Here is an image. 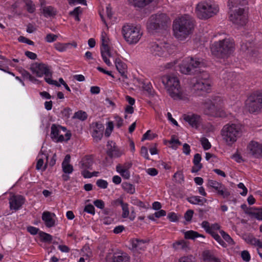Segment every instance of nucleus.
<instances>
[{"mask_svg":"<svg viewBox=\"0 0 262 262\" xmlns=\"http://www.w3.org/2000/svg\"><path fill=\"white\" fill-rule=\"evenodd\" d=\"M194 20L189 15L185 14L176 18L173 23L174 36L179 40H184L192 33Z\"/></svg>","mask_w":262,"mask_h":262,"instance_id":"obj_1","label":"nucleus"},{"mask_svg":"<svg viewBox=\"0 0 262 262\" xmlns=\"http://www.w3.org/2000/svg\"><path fill=\"white\" fill-rule=\"evenodd\" d=\"M234 42L230 38L214 42L211 47L213 55L219 58H228L234 50Z\"/></svg>","mask_w":262,"mask_h":262,"instance_id":"obj_2","label":"nucleus"},{"mask_svg":"<svg viewBox=\"0 0 262 262\" xmlns=\"http://www.w3.org/2000/svg\"><path fill=\"white\" fill-rule=\"evenodd\" d=\"M161 80L171 97L175 100L182 99L183 93L177 77L164 75L161 77Z\"/></svg>","mask_w":262,"mask_h":262,"instance_id":"obj_3","label":"nucleus"},{"mask_svg":"<svg viewBox=\"0 0 262 262\" xmlns=\"http://www.w3.org/2000/svg\"><path fill=\"white\" fill-rule=\"evenodd\" d=\"M170 24L169 17L164 13L151 15L147 22V29L149 32L165 30Z\"/></svg>","mask_w":262,"mask_h":262,"instance_id":"obj_4","label":"nucleus"},{"mask_svg":"<svg viewBox=\"0 0 262 262\" xmlns=\"http://www.w3.org/2000/svg\"><path fill=\"white\" fill-rule=\"evenodd\" d=\"M242 133L241 126L234 123H228L224 125L221 130L223 140L228 145H231L235 142Z\"/></svg>","mask_w":262,"mask_h":262,"instance_id":"obj_5","label":"nucleus"},{"mask_svg":"<svg viewBox=\"0 0 262 262\" xmlns=\"http://www.w3.org/2000/svg\"><path fill=\"white\" fill-rule=\"evenodd\" d=\"M122 32L124 39L130 45L137 43L142 35L139 27L131 25H124Z\"/></svg>","mask_w":262,"mask_h":262,"instance_id":"obj_6","label":"nucleus"},{"mask_svg":"<svg viewBox=\"0 0 262 262\" xmlns=\"http://www.w3.org/2000/svg\"><path fill=\"white\" fill-rule=\"evenodd\" d=\"M219 9L215 6L207 2L199 3L196 7V13L200 19H207L216 14Z\"/></svg>","mask_w":262,"mask_h":262,"instance_id":"obj_7","label":"nucleus"},{"mask_svg":"<svg viewBox=\"0 0 262 262\" xmlns=\"http://www.w3.org/2000/svg\"><path fill=\"white\" fill-rule=\"evenodd\" d=\"M51 138L56 142L68 141L71 137L70 131L66 127L53 124L51 126Z\"/></svg>","mask_w":262,"mask_h":262,"instance_id":"obj_8","label":"nucleus"},{"mask_svg":"<svg viewBox=\"0 0 262 262\" xmlns=\"http://www.w3.org/2000/svg\"><path fill=\"white\" fill-rule=\"evenodd\" d=\"M229 15L230 21L238 26H244L248 22L247 9H235L229 11Z\"/></svg>","mask_w":262,"mask_h":262,"instance_id":"obj_9","label":"nucleus"},{"mask_svg":"<svg viewBox=\"0 0 262 262\" xmlns=\"http://www.w3.org/2000/svg\"><path fill=\"white\" fill-rule=\"evenodd\" d=\"M246 105L250 113L258 112L262 110V92L251 95L246 100Z\"/></svg>","mask_w":262,"mask_h":262,"instance_id":"obj_10","label":"nucleus"},{"mask_svg":"<svg viewBox=\"0 0 262 262\" xmlns=\"http://www.w3.org/2000/svg\"><path fill=\"white\" fill-rule=\"evenodd\" d=\"M189 84L191 90L198 95H203L206 92L208 93L211 89L210 83L205 81L203 82L201 79L196 77L191 78Z\"/></svg>","mask_w":262,"mask_h":262,"instance_id":"obj_11","label":"nucleus"},{"mask_svg":"<svg viewBox=\"0 0 262 262\" xmlns=\"http://www.w3.org/2000/svg\"><path fill=\"white\" fill-rule=\"evenodd\" d=\"M201 63L202 62L199 58L187 57L179 65L180 71L184 74H191L193 73L192 70L199 68Z\"/></svg>","mask_w":262,"mask_h":262,"instance_id":"obj_12","label":"nucleus"},{"mask_svg":"<svg viewBox=\"0 0 262 262\" xmlns=\"http://www.w3.org/2000/svg\"><path fill=\"white\" fill-rule=\"evenodd\" d=\"M204 113L206 115L214 117L221 116L220 107L211 100L206 101L204 104Z\"/></svg>","mask_w":262,"mask_h":262,"instance_id":"obj_13","label":"nucleus"},{"mask_svg":"<svg viewBox=\"0 0 262 262\" xmlns=\"http://www.w3.org/2000/svg\"><path fill=\"white\" fill-rule=\"evenodd\" d=\"M31 70L38 77H41L43 75H45V77H52V72L49 67L44 63H36L35 68H31Z\"/></svg>","mask_w":262,"mask_h":262,"instance_id":"obj_14","label":"nucleus"},{"mask_svg":"<svg viewBox=\"0 0 262 262\" xmlns=\"http://www.w3.org/2000/svg\"><path fill=\"white\" fill-rule=\"evenodd\" d=\"M24 203L25 199L20 195H13L9 199L10 208L15 210H18Z\"/></svg>","mask_w":262,"mask_h":262,"instance_id":"obj_15","label":"nucleus"},{"mask_svg":"<svg viewBox=\"0 0 262 262\" xmlns=\"http://www.w3.org/2000/svg\"><path fill=\"white\" fill-rule=\"evenodd\" d=\"M249 154L255 158L262 156V144L252 141L248 146Z\"/></svg>","mask_w":262,"mask_h":262,"instance_id":"obj_16","label":"nucleus"},{"mask_svg":"<svg viewBox=\"0 0 262 262\" xmlns=\"http://www.w3.org/2000/svg\"><path fill=\"white\" fill-rule=\"evenodd\" d=\"M149 240H143L139 238L133 239L132 241L133 249L141 252L146 250L148 244Z\"/></svg>","mask_w":262,"mask_h":262,"instance_id":"obj_17","label":"nucleus"},{"mask_svg":"<svg viewBox=\"0 0 262 262\" xmlns=\"http://www.w3.org/2000/svg\"><path fill=\"white\" fill-rule=\"evenodd\" d=\"M247 0H229L228 6L229 11H231L238 8L247 9Z\"/></svg>","mask_w":262,"mask_h":262,"instance_id":"obj_18","label":"nucleus"},{"mask_svg":"<svg viewBox=\"0 0 262 262\" xmlns=\"http://www.w3.org/2000/svg\"><path fill=\"white\" fill-rule=\"evenodd\" d=\"M130 258L125 253H115L109 258L108 262H129Z\"/></svg>","mask_w":262,"mask_h":262,"instance_id":"obj_19","label":"nucleus"},{"mask_svg":"<svg viewBox=\"0 0 262 262\" xmlns=\"http://www.w3.org/2000/svg\"><path fill=\"white\" fill-rule=\"evenodd\" d=\"M52 216H55L54 213H51L49 211H45L42 214V220L44 221L46 227L51 228L55 225V221L53 219Z\"/></svg>","mask_w":262,"mask_h":262,"instance_id":"obj_20","label":"nucleus"},{"mask_svg":"<svg viewBox=\"0 0 262 262\" xmlns=\"http://www.w3.org/2000/svg\"><path fill=\"white\" fill-rule=\"evenodd\" d=\"M95 127L92 136L97 141H100L103 137L104 126L101 123L96 122Z\"/></svg>","mask_w":262,"mask_h":262,"instance_id":"obj_21","label":"nucleus"},{"mask_svg":"<svg viewBox=\"0 0 262 262\" xmlns=\"http://www.w3.org/2000/svg\"><path fill=\"white\" fill-rule=\"evenodd\" d=\"M184 119L192 127L197 128L200 123V117L199 115L192 114L184 116Z\"/></svg>","mask_w":262,"mask_h":262,"instance_id":"obj_22","label":"nucleus"},{"mask_svg":"<svg viewBox=\"0 0 262 262\" xmlns=\"http://www.w3.org/2000/svg\"><path fill=\"white\" fill-rule=\"evenodd\" d=\"M116 67L122 77L127 78L126 73L127 72V66L120 58H117L115 60Z\"/></svg>","mask_w":262,"mask_h":262,"instance_id":"obj_23","label":"nucleus"},{"mask_svg":"<svg viewBox=\"0 0 262 262\" xmlns=\"http://www.w3.org/2000/svg\"><path fill=\"white\" fill-rule=\"evenodd\" d=\"M154 0H128L129 3L134 7L143 8L151 3Z\"/></svg>","mask_w":262,"mask_h":262,"instance_id":"obj_24","label":"nucleus"},{"mask_svg":"<svg viewBox=\"0 0 262 262\" xmlns=\"http://www.w3.org/2000/svg\"><path fill=\"white\" fill-rule=\"evenodd\" d=\"M93 164V161L91 158H84L81 161L80 168L83 170L88 169H92Z\"/></svg>","mask_w":262,"mask_h":262,"instance_id":"obj_25","label":"nucleus"},{"mask_svg":"<svg viewBox=\"0 0 262 262\" xmlns=\"http://www.w3.org/2000/svg\"><path fill=\"white\" fill-rule=\"evenodd\" d=\"M184 237L186 239H194L195 238L198 237H205L203 234H199L198 232L193 230H189L185 232L184 233Z\"/></svg>","mask_w":262,"mask_h":262,"instance_id":"obj_26","label":"nucleus"},{"mask_svg":"<svg viewBox=\"0 0 262 262\" xmlns=\"http://www.w3.org/2000/svg\"><path fill=\"white\" fill-rule=\"evenodd\" d=\"M101 41H102V47L101 48V52H106L107 56L110 57L111 56L110 47L107 45V39L105 38V36L103 35H101Z\"/></svg>","mask_w":262,"mask_h":262,"instance_id":"obj_27","label":"nucleus"},{"mask_svg":"<svg viewBox=\"0 0 262 262\" xmlns=\"http://www.w3.org/2000/svg\"><path fill=\"white\" fill-rule=\"evenodd\" d=\"M187 200L191 204H200L203 205L204 203L207 202V200L205 198L200 199L199 196H192L187 198Z\"/></svg>","mask_w":262,"mask_h":262,"instance_id":"obj_28","label":"nucleus"},{"mask_svg":"<svg viewBox=\"0 0 262 262\" xmlns=\"http://www.w3.org/2000/svg\"><path fill=\"white\" fill-rule=\"evenodd\" d=\"M172 247L175 250H186L188 247L186 242L183 239L173 243Z\"/></svg>","mask_w":262,"mask_h":262,"instance_id":"obj_29","label":"nucleus"},{"mask_svg":"<svg viewBox=\"0 0 262 262\" xmlns=\"http://www.w3.org/2000/svg\"><path fill=\"white\" fill-rule=\"evenodd\" d=\"M42 11L45 16H51L56 14V11L52 6L44 7L42 8Z\"/></svg>","mask_w":262,"mask_h":262,"instance_id":"obj_30","label":"nucleus"},{"mask_svg":"<svg viewBox=\"0 0 262 262\" xmlns=\"http://www.w3.org/2000/svg\"><path fill=\"white\" fill-rule=\"evenodd\" d=\"M122 188L128 193L134 194L135 192V187L133 184L124 182L122 184Z\"/></svg>","mask_w":262,"mask_h":262,"instance_id":"obj_31","label":"nucleus"},{"mask_svg":"<svg viewBox=\"0 0 262 262\" xmlns=\"http://www.w3.org/2000/svg\"><path fill=\"white\" fill-rule=\"evenodd\" d=\"M208 186L213 188L217 192L224 185L216 181L209 180L208 182Z\"/></svg>","mask_w":262,"mask_h":262,"instance_id":"obj_32","label":"nucleus"},{"mask_svg":"<svg viewBox=\"0 0 262 262\" xmlns=\"http://www.w3.org/2000/svg\"><path fill=\"white\" fill-rule=\"evenodd\" d=\"M251 43L249 42H243L241 45V50L245 52H247V54H249L250 55L253 56L254 53H253V50L252 49L251 46L250 45Z\"/></svg>","mask_w":262,"mask_h":262,"instance_id":"obj_33","label":"nucleus"},{"mask_svg":"<svg viewBox=\"0 0 262 262\" xmlns=\"http://www.w3.org/2000/svg\"><path fill=\"white\" fill-rule=\"evenodd\" d=\"M151 51L153 53H155V55H158L159 56L163 55V49L161 46H160L156 43H154L151 46Z\"/></svg>","mask_w":262,"mask_h":262,"instance_id":"obj_34","label":"nucleus"},{"mask_svg":"<svg viewBox=\"0 0 262 262\" xmlns=\"http://www.w3.org/2000/svg\"><path fill=\"white\" fill-rule=\"evenodd\" d=\"M216 193L218 195L221 196L223 198H227L229 195H230V192L224 185Z\"/></svg>","mask_w":262,"mask_h":262,"instance_id":"obj_35","label":"nucleus"},{"mask_svg":"<svg viewBox=\"0 0 262 262\" xmlns=\"http://www.w3.org/2000/svg\"><path fill=\"white\" fill-rule=\"evenodd\" d=\"M82 13V11L80 7L75 8L72 11L69 13V15L74 17L75 20L79 21L80 19L79 17V15Z\"/></svg>","mask_w":262,"mask_h":262,"instance_id":"obj_36","label":"nucleus"},{"mask_svg":"<svg viewBox=\"0 0 262 262\" xmlns=\"http://www.w3.org/2000/svg\"><path fill=\"white\" fill-rule=\"evenodd\" d=\"M246 213L254 216L258 220H262V208L256 209L255 211H246Z\"/></svg>","mask_w":262,"mask_h":262,"instance_id":"obj_37","label":"nucleus"},{"mask_svg":"<svg viewBox=\"0 0 262 262\" xmlns=\"http://www.w3.org/2000/svg\"><path fill=\"white\" fill-rule=\"evenodd\" d=\"M210 234L214 238V239L223 247H226L227 244L222 239L221 236L214 231L211 232Z\"/></svg>","mask_w":262,"mask_h":262,"instance_id":"obj_38","label":"nucleus"},{"mask_svg":"<svg viewBox=\"0 0 262 262\" xmlns=\"http://www.w3.org/2000/svg\"><path fill=\"white\" fill-rule=\"evenodd\" d=\"M24 2L25 3L28 12L32 13L35 11V6L31 0H24Z\"/></svg>","mask_w":262,"mask_h":262,"instance_id":"obj_39","label":"nucleus"},{"mask_svg":"<svg viewBox=\"0 0 262 262\" xmlns=\"http://www.w3.org/2000/svg\"><path fill=\"white\" fill-rule=\"evenodd\" d=\"M116 171L124 179L128 180L130 178V172L129 170H123L120 167H116Z\"/></svg>","mask_w":262,"mask_h":262,"instance_id":"obj_40","label":"nucleus"},{"mask_svg":"<svg viewBox=\"0 0 262 262\" xmlns=\"http://www.w3.org/2000/svg\"><path fill=\"white\" fill-rule=\"evenodd\" d=\"M88 115L86 112L82 111H79L74 114L73 118H77L79 120L84 121L86 119Z\"/></svg>","mask_w":262,"mask_h":262,"instance_id":"obj_41","label":"nucleus"},{"mask_svg":"<svg viewBox=\"0 0 262 262\" xmlns=\"http://www.w3.org/2000/svg\"><path fill=\"white\" fill-rule=\"evenodd\" d=\"M70 46V43H62L58 42L55 44V48L60 52H63L65 51Z\"/></svg>","mask_w":262,"mask_h":262,"instance_id":"obj_42","label":"nucleus"},{"mask_svg":"<svg viewBox=\"0 0 262 262\" xmlns=\"http://www.w3.org/2000/svg\"><path fill=\"white\" fill-rule=\"evenodd\" d=\"M41 240L45 242H51L52 240V236L50 234L41 231L39 233Z\"/></svg>","mask_w":262,"mask_h":262,"instance_id":"obj_43","label":"nucleus"},{"mask_svg":"<svg viewBox=\"0 0 262 262\" xmlns=\"http://www.w3.org/2000/svg\"><path fill=\"white\" fill-rule=\"evenodd\" d=\"M173 178L176 179L177 182L180 184L184 181V177L182 171H178L176 172L173 174Z\"/></svg>","mask_w":262,"mask_h":262,"instance_id":"obj_44","label":"nucleus"},{"mask_svg":"<svg viewBox=\"0 0 262 262\" xmlns=\"http://www.w3.org/2000/svg\"><path fill=\"white\" fill-rule=\"evenodd\" d=\"M114 128V124L113 122L110 121L107 124V127L105 131L104 135L106 137H108L112 133Z\"/></svg>","mask_w":262,"mask_h":262,"instance_id":"obj_45","label":"nucleus"},{"mask_svg":"<svg viewBox=\"0 0 262 262\" xmlns=\"http://www.w3.org/2000/svg\"><path fill=\"white\" fill-rule=\"evenodd\" d=\"M220 233L221 234L223 238L229 244H232L234 243V242L232 238L230 237V236L228 234L226 233L224 231L220 230Z\"/></svg>","mask_w":262,"mask_h":262,"instance_id":"obj_46","label":"nucleus"},{"mask_svg":"<svg viewBox=\"0 0 262 262\" xmlns=\"http://www.w3.org/2000/svg\"><path fill=\"white\" fill-rule=\"evenodd\" d=\"M121 207L123 211L122 217L123 218L127 217L129 213L128 204L125 203L124 204H122Z\"/></svg>","mask_w":262,"mask_h":262,"instance_id":"obj_47","label":"nucleus"},{"mask_svg":"<svg viewBox=\"0 0 262 262\" xmlns=\"http://www.w3.org/2000/svg\"><path fill=\"white\" fill-rule=\"evenodd\" d=\"M151 130H147L143 136L142 138V141H144L145 140H152L155 137H157V135L156 134H153L152 135L150 134Z\"/></svg>","mask_w":262,"mask_h":262,"instance_id":"obj_48","label":"nucleus"},{"mask_svg":"<svg viewBox=\"0 0 262 262\" xmlns=\"http://www.w3.org/2000/svg\"><path fill=\"white\" fill-rule=\"evenodd\" d=\"M197 78H199V79H201V81L204 82V81L207 82L209 83H210V81L209 80V75L206 72H203L201 73L199 76L195 77Z\"/></svg>","mask_w":262,"mask_h":262,"instance_id":"obj_49","label":"nucleus"},{"mask_svg":"<svg viewBox=\"0 0 262 262\" xmlns=\"http://www.w3.org/2000/svg\"><path fill=\"white\" fill-rule=\"evenodd\" d=\"M201 142L204 150H208L211 148V144L207 138H202Z\"/></svg>","mask_w":262,"mask_h":262,"instance_id":"obj_50","label":"nucleus"},{"mask_svg":"<svg viewBox=\"0 0 262 262\" xmlns=\"http://www.w3.org/2000/svg\"><path fill=\"white\" fill-rule=\"evenodd\" d=\"M63 171L66 173H71L73 171V166L70 164H62Z\"/></svg>","mask_w":262,"mask_h":262,"instance_id":"obj_51","label":"nucleus"},{"mask_svg":"<svg viewBox=\"0 0 262 262\" xmlns=\"http://www.w3.org/2000/svg\"><path fill=\"white\" fill-rule=\"evenodd\" d=\"M96 184L100 188L105 189L107 188L108 183L106 181L102 179H99L96 182Z\"/></svg>","mask_w":262,"mask_h":262,"instance_id":"obj_52","label":"nucleus"},{"mask_svg":"<svg viewBox=\"0 0 262 262\" xmlns=\"http://www.w3.org/2000/svg\"><path fill=\"white\" fill-rule=\"evenodd\" d=\"M132 163L130 162H125L123 164H118L116 167H120L123 170H129L132 166Z\"/></svg>","mask_w":262,"mask_h":262,"instance_id":"obj_53","label":"nucleus"},{"mask_svg":"<svg viewBox=\"0 0 262 262\" xmlns=\"http://www.w3.org/2000/svg\"><path fill=\"white\" fill-rule=\"evenodd\" d=\"M57 38V35L50 33L47 35L45 39L48 42H52L56 41Z\"/></svg>","mask_w":262,"mask_h":262,"instance_id":"obj_54","label":"nucleus"},{"mask_svg":"<svg viewBox=\"0 0 262 262\" xmlns=\"http://www.w3.org/2000/svg\"><path fill=\"white\" fill-rule=\"evenodd\" d=\"M84 211L86 212L91 214L94 215L95 212V208L93 205L92 204H88L86 205L84 209Z\"/></svg>","mask_w":262,"mask_h":262,"instance_id":"obj_55","label":"nucleus"},{"mask_svg":"<svg viewBox=\"0 0 262 262\" xmlns=\"http://www.w3.org/2000/svg\"><path fill=\"white\" fill-rule=\"evenodd\" d=\"M202 228H203L206 232L209 234H210L213 231H210V224L208 221H204L201 224Z\"/></svg>","mask_w":262,"mask_h":262,"instance_id":"obj_56","label":"nucleus"},{"mask_svg":"<svg viewBox=\"0 0 262 262\" xmlns=\"http://www.w3.org/2000/svg\"><path fill=\"white\" fill-rule=\"evenodd\" d=\"M18 40L19 42L26 43L29 45L33 46L34 45V43L33 41L23 36H19L18 38Z\"/></svg>","mask_w":262,"mask_h":262,"instance_id":"obj_57","label":"nucleus"},{"mask_svg":"<svg viewBox=\"0 0 262 262\" xmlns=\"http://www.w3.org/2000/svg\"><path fill=\"white\" fill-rule=\"evenodd\" d=\"M167 218L171 222H177L179 220V217L177 216V214L175 213L174 212H169L168 213Z\"/></svg>","mask_w":262,"mask_h":262,"instance_id":"obj_58","label":"nucleus"},{"mask_svg":"<svg viewBox=\"0 0 262 262\" xmlns=\"http://www.w3.org/2000/svg\"><path fill=\"white\" fill-rule=\"evenodd\" d=\"M45 80L49 84L54 85L58 87L60 86V84H59L57 81L52 80L51 79V77H45Z\"/></svg>","mask_w":262,"mask_h":262,"instance_id":"obj_59","label":"nucleus"},{"mask_svg":"<svg viewBox=\"0 0 262 262\" xmlns=\"http://www.w3.org/2000/svg\"><path fill=\"white\" fill-rule=\"evenodd\" d=\"M141 155L147 160H149L147 148L145 146H142L140 151Z\"/></svg>","mask_w":262,"mask_h":262,"instance_id":"obj_60","label":"nucleus"},{"mask_svg":"<svg viewBox=\"0 0 262 262\" xmlns=\"http://www.w3.org/2000/svg\"><path fill=\"white\" fill-rule=\"evenodd\" d=\"M241 256L245 261H249L250 260V255L248 251L244 250L241 253Z\"/></svg>","mask_w":262,"mask_h":262,"instance_id":"obj_61","label":"nucleus"},{"mask_svg":"<svg viewBox=\"0 0 262 262\" xmlns=\"http://www.w3.org/2000/svg\"><path fill=\"white\" fill-rule=\"evenodd\" d=\"M193 214V211L191 209L188 210L185 212L184 214V217L187 221H190L192 219Z\"/></svg>","mask_w":262,"mask_h":262,"instance_id":"obj_62","label":"nucleus"},{"mask_svg":"<svg viewBox=\"0 0 262 262\" xmlns=\"http://www.w3.org/2000/svg\"><path fill=\"white\" fill-rule=\"evenodd\" d=\"M94 204L98 208L103 209L104 208V203L101 200H95L94 201Z\"/></svg>","mask_w":262,"mask_h":262,"instance_id":"obj_63","label":"nucleus"},{"mask_svg":"<svg viewBox=\"0 0 262 262\" xmlns=\"http://www.w3.org/2000/svg\"><path fill=\"white\" fill-rule=\"evenodd\" d=\"M22 75L25 78L29 79V80L33 81L35 80L34 77H33L28 71L24 70L22 72Z\"/></svg>","mask_w":262,"mask_h":262,"instance_id":"obj_64","label":"nucleus"}]
</instances>
